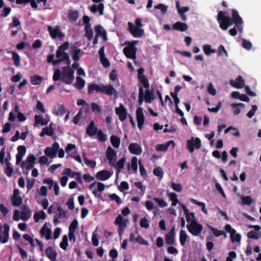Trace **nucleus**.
Here are the masks:
<instances>
[{"instance_id":"32","label":"nucleus","mask_w":261,"mask_h":261,"mask_svg":"<svg viewBox=\"0 0 261 261\" xmlns=\"http://www.w3.org/2000/svg\"><path fill=\"white\" fill-rule=\"evenodd\" d=\"M110 141L112 146L115 148H118L120 146V139L116 135H113L110 137Z\"/></svg>"},{"instance_id":"15","label":"nucleus","mask_w":261,"mask_h":261,"mask_svg":"<svg viewBox=\"0 0 261 261\" xmlns=\"http://www.w3.org/2000/svg\"><path fill=\"white\" fill-rule=\"evenodd\" d=\"M116 113L119 116V120L122 122L127 118V111L122 104H120L119 108L115 109Z\"/></svg>"},{"instance_id":"45","label":"nucleus","mask_w":261,"mask_h":261,"mask_svg":"<svg viewBox=\"0 0 261 261\" xmlns=\"http://www.w3.org/2000/svg\"><path fill=\"white\" fill-rule=\"evenodd\" d=\"M203 51L204 54L207 55L209 56L211 54L215 53L216 52V50L215 49H212V46L211 45H205L203 47Z\"/></svg>"},{"instance_id":"11","label":"nucleus","mask_w":261,"mask_h":261,"mask_svg":"<svg viewBox=\"0 0 261 261\" xmlns=\"http://www.w3.org/2000/svg\"><path fill=\"white\" fill-rule=\"evenodd\" d=\"M9 226L7 224L4 225V230H2V225L0 224V242L6 243L9 238Z\"/></svg>"},{"instance_id":"55","label":"nucleus","mask_w":261,"mask_h":261,"mask_svg":"<svg viewBox=\"0 0 261 261\" xmlns=\"http://www.w3.org/2000/svg\"><path fill=\"white\" fill-rule=\"evenodd\" d=\"M105 185L103 183L100 182H97V190L94 189V190H93L92 193L94 195H96L97 193V191L101 192L105 190Z\"/></svg>"},{"instance_id":"43","label":"nucleus","mask_w":261,"mask_h":261,"mask_svg":"<svg viewBox=\"0 0 261 261\" xmlns=\"http://www.w3.org/2000/svg\"><path fill=\"white\" fill-rule=\"evenodd\" d=\"M42 80V77L38 75H35L31 77V83L34 85H39L41 84Z\"/></svg>"},{"instance_id":"10","label":"nucleus","mask_w":261,"mask_h":261,"mask_svg":"<svg viewBox=\"0 0 261 261\" xmlns=\"http://www.w3.org/2000/svg\"><path fill=\"white\" fill-rule=\"evenodd\" d=\"M145 69L140 67L138 70V79L145 88L148 89L149 87V83L148 79L144 74Z\"/></svg>"},{"instance_id":"7","label":"nucleus","mask_w":261,"mask_h":261,"mask_svg":"<svg viewBox=\"0 0 261 261\" xmlns=\"http://www.w3.org/2000/svg\"><path fill=\"white\" fill-rule=\"evenodd\" d=\"M56 58L57 59L53 61V65L54 66L65 60V43L62 44L57 50Z\"/></svg>"},{"instance_id":"59","label":"nucleus","mask_w":261,"mask_h":261,"mask_svg":"<svg viewBox=\"0 0 261 261\" xmlns=\"http://www.w3.org/2000/svg\"><path fill=\"white\" fill-rule=\"evenodd\" d=\"M224 229L225 231L230 233V237H232L233 234H235L236 232V230L232 228L231 225L229 224H227L224 226Z\"/></svg>"},{"instance_id":"39","label":"nucleus","mask_w":261,"mask_h":261,"mask_svg":"<svg viewBox=\"0 0 261 261\" xmlns=\"http://www.w3.org/2000/svg\"><path fill=\"white\" fill-rule=\"evenodd\" d=\"M208 227L212 231L214 235L216 237H219L222 235H224L225 238L227 237V234L223 230H218L210 225H208Z\"/></svg>"},{"instance_id":"22","label":"nucleus","mask_w":261,"mask_h":261,"mask_svg":"<svg viewBox=\"0 0 261 261\" xmlns=\"http://www.w3.org/2000/svg\"><path fill=\"white\" fill-rule=\"evenodd\" d=\"M69 176L70 177H74L76 176L75 179L78 182L81 184L83 182L81 174L80 173L76 171H72L70 168H66V176ZM67 180L68 178L66 177V182H67Z\"/></svg>"},{"instance_id":"38","label":"nucleus","mask_w":261,"mask_h":261,"mask_svg":"<svg viewBox=\"0 0 261 261\" xmlns=\"http://www.w3.org/2000/svg\"><path fill=\"white\" fill-rule=\"evenodd\" d=\"M40 232L42 236L45 237L46 239L49 240L50 238L51 234V229L46 227L45 225L43 226V227H42L40 231Z\"/></svg>"},{"instance_id":"4","label":"nucleus","mask_w":261,"mask_h":261,"mask_svg":"<svg viewBox=\"0 0 261 261\" xmlns=\"http://www.w3.org/2000/svg\"><path fill=\"white\" fill-rule=\"evenodd\" d=\"M231 18L234 20V24L238 31L240 33H242L243 30V27L242 26V24L243 23V21L241 17L240 16L238 11L237 10L235 9H233L231 10Z\"/></svg>"},{"instance_id":"14","label":"nucleus","mask_w":261,"mask_h":261,"mask_svg":"<svg viewBox=\"0 0 261 261\" xmlns=\"http://www.w3.org/2000/svg\"><path fill=\"white\" fill-rule=\"evenodd\" d=\"M136 118L138 123V127L141 129L145 121L143 109L142 108H138L136 111Z\"/></svg>"},{"instance_id":"60","label":"nucleus","mask_w":261,"mask_h":261,"mask_svg":"<svg viewBox=\"0 0 261 261\" xmlns=\"http://www.w3.org/2000/svg\"><path fill=\"white\" fill-rule=\"evenodd\" d=\"M125 161V158H121L116 164V166L115 167L117 168L118 170H121L123 168L124 166V163Z\"/></svg>"},{"instance_id":"16","label":"nucleus","mask_w":261,"mask_h":261,"mask_svg":"<svg viewBox=\"0 0 261 261\" xmlns=\"http://www.w3.org/2000/svg\"><path fill=\"white\" fill-rule=\"evenodd\" d=\"M128 150L129 152L135 155H140L142 152V149L141 146L138 143H132L128 146Z\"/></svg>"},{"instance_id":"27","label":"nucleus","mask_w":261,"mask_h":261,"mask_svg":"<svg viewBox=\"0 0 261 261\" xmlns=\"http://www.w3.org/2000/svg\"><path fill=\"white\" fill-rule=\"evenodd\" d=\"M79 17V14L77 10H68V18L70 22H76Z\"/></svg>"},{"instance_id":"2","label":"nucleus","mask_w":261,"mask_h":261,"mask_svg":"<svg viewBox=\"0 0 261 261\" xmlns=\"http://www.w3.org/2000/svg\"><path fill=\"white\" fill-rule=\"evenodd\" d=\"M95 91L97 93L105 94L108 96L114 95L115 98L118 96V92L111 84L101 86L96 84H90L88 85V93L90 95Z\"/></svg>"},{"instance_id":"13","label":"nucleus","mask_w":261,"mask_h":261,"mask_svg":"<svg viewBox=\"0 0 261 261\" xmlns=\"http://www.w3.org/2000/svg\"><path fill=\"white\" fill-rule=\"evenodd\" d=\"M47 30L53 39L56 38H63L64 37V34L60 31L58 27L54 28L51 26L49 25L47 27Z\"/></svg>"},{"instance_id":"49","label":"nucleus","mask_w":261,"mask_h":261,"mask_svg":"<svg viewBox=\"0 0 261 261\" xmlns=\"http://www.w3.org/2000/svg\"><path fill=\"white\" fill-rule=\"evenodd\" d=\"M12 204L13 206H18L22 203V198L19 196L12 197L11 198Z\"/></svg>"},{"instance_id":"24","label":"nucleus","mask_w":261,"mask_h":261,"mask_svg":"<svg viewBox=\"0 0 261 261\" xmlns=\"http://www.w3.org/2000/svg\"><path fill=\"white\" fill-rule=\"evenodd\" d=\"M172 29L182 32L186 31L188 29V26L185 23L178 21L173 24Z\"/></svg>"},{"instance_id":"46","label":"nucleus","mask_w":261,"mask_h":261,"mask_svg":"<svg viewBox=\"0 0 261 261\" xmlns=\"http://www.w3.org/2000/svg\"><path fill=\"white\" fill-rule=\"evenodd\" d=\"M97 139L100 142H105L107 140V135L101 129H99L97 133Z\"/></svg>"},{"instance_id":"58","label":"nucleus","mask_w":261,"mask_h":261,"mask_svg":"<svg viewBox=\"0 0 261 261\" xmlns=\"http://www.w3.org/2000/svg\"><path fill=\"white\" fill-rule=\"evenodd\" d=\"M171 188L174 191L177 192H180L182 190V187L180 184L171 182Z\"/></svg>"},{"instance_id":"23","label":"nucleus","mask_w":261,"mask_h":261,"mask_svg":"<svg viewBox=\"0 0 261 261\" xmlns=\"http://www.w3.org/2000/svg\"><path fill=\"white\" fill-rule=\"evenodd\" d=\"M65 73V67H64L62 68V72L60 69H57L55 70L54 75H53V80L54 81H57L61 79L63 82H65V80L64 79V73Z\"/></svg>"},{"instance_id":"61","label":"nucleus","mask_w":261,"mask_h":261,"mask_svg":"<svg viewBox=\"0 0 261 261\" xmlns=\"http://www.w3.org/2000/svg\"><path fill=\"white\" fill-rule=\"evenodd\" d=\"M231 241L233 243L237 242L239 243L240 242L241 240V234L240 233H235V234H233L232 237H230Z\"/></svg>"},{"instance_id":"5","label":"nucleus","mask_w":261,"mask_h":261,"mask_svg":"<svg viewBox=\"0 0 261 261\" xmlns=\"http://www.w3.org/2000/svg\"><path fill=\"white\" fill-rule=\"evenodd\" d=\"M128 223V219H123L121 215H119L116 217L114 223L115 225H118L119 226L118 231L120 236L123 234V231L127 227Z\"/></svg>"},{"instance_id":"12","label":"nucleus","mask_w":261,"mask_h":261,"mask_svg":"<svg viewBox=\"0 0 261 261\" xmlns=\"http://www.w3.org/2000/svg\"><path fill=\"white\" fill-rule=\"evenodd\" d=\"M59 148L58 143L55 142L52 145L51 147H47L44 150V153L48 157L53 159L56 156Z\"/></svg>"},{"instance_id":"28","label":"nucleus","mask_w":261,"mask_h":261,"mask_svg":"<svg viewBox=\"0 0 261 261\" xmlns=\"http://www.w3.org/2000/svg\"><path fill=\"white\" fill-rule=\"evenodd\" d=\"M171 144H172L173 147H174L175 146V143L173 140H170L166 142L165 144L158 145L156 146V150L158 151H165L168 149Z\"/></svg>"},{"instance_id":"35","label":"nucleus","mask_w":261,"mask_h":261,"mask_svg":"<svg viewBox=\"0 0 261 261\" xmlns=\"http://www.w3.org/2000/svg\"><path fill=\"white\" fill-rule=\"evenodd\" d=\"M83 160H84V163L87 166H88L89 167L92 168V169L96 167V161L89 160L87 158L85 153H83Z\"/></svg>"},{"instance_id":"36","label":"nucleus","mask_w":261,"mask_h":261,"mask_svg":"<svg viewBox=\"0 0 261 261\" xmlns=\"http://www.w3.org/2000/svg\"><path fill=\"white\" fill-rule=\"evenodd\" d=\"M190 201L196 205L201 206L202 212L205 215L207 214V211L205 207V204L204 202L199 201L193 198H191L190 199Z\"/></svg>"},{"instance_id":"51","label":"nucleus","mask_w":261,"mask_h":261,"mask_svg":"<svg viewBox=\"0 0 261 261\" xmlns=\"http://www.w3.org/2000/svg\"><path fill=\"white\" fill-rule=\"evenodd\" d=\"M144 99V90L143 87L141 86H140L139 87V97H138V102L140 105H141L143 103V100Z\"/></svg>"},{"instance_id":"47","label":"nucleus","mask_w":261,"mask_h":261,"mask_svg":"<svg viewBox=\"0 0 261 261\" xmlns=\"http://www.w3.org/2000/svg\"><path fill=\"white\" fill-rule=\"evenodd\" d=\"M169 198L172 202V205L175 206L178 203L177 195L176 193L172 192L169 195Z\"/></svg>"},{"instance_id":"54","label":"nucleus","mask_w":261,"mask_h":261,"mask_svg":"<svg viewBox=\"0 0 261 261\" xmlns=\"http://www.w3.org/2000/svg\"><path fill=\"white\" fill-rule=\"evenodd\" d=\"M153 173L156 176L162 178L164 175V172L162 169V168L160 167L155 168L153 170Z\"/></svg>"},{"instance_id":"40","label":"nucleus","mask_w":261,"mask_h":261,"mask_svg":"<svg viewBox=\"0 0 261 261\" xmlns=\"http://www.w3.org/2000/svg\"><path fill=\"white\" fill-rule=\"evenodd\" d=\"M35 124H41V125H45L49 122L48 119H43L41 116L36 115L35 116Z\"/></svg>"},{"instance_id":"26","label":"nucleus","mask_w":261,"mask_h":261,"mask_svg":"<svg viewBox=\"0 0 261 261\" xmlns=\"http://www.w3.org/2000/svg\"><path fill=\"white\" fill-rule=\"evenodd\" d=\"M74 71L70 67H66V84H70L74 79Z\"/></svg>"},{"instance_id":"3","label":"nucleus","mask_w":261,"mask_h":261,"mask_svg":"<svg viewBox=\"0 0 261 261\" xmlns=\"http://www.w3.org/2000/svg\"><path fill=\"white\" fill-rule=\"evenodd\" d=\"M217 21L219 23L220 28L222 30H226L228 28L234 24V20L226 15V12L220 11L217 15Z\"/></svg>"},{"instance_id":"33","label":"nucleus","mask_w":261,"mask_h":261,"mask_svg":"<svg viewBox=\"0 0 261 261\" xmlns=\"http://www.w3.org/2000/svg\"><path fill=\"white\" fill-rule=\"evenodd\" d=\"M47 256L51 260L55 261L56 259L57 253L54 251L51 247H48L46 250Z\"/></svg>"},{"instance_id":"34","label":"nucleus","mask_w":261,"mask_h":261,"mask_svg":"<svg viewBox=\"0 0 261 261\" xmlns=\"http://www.w3.org/2000/svg\"><path fill=\"white\" fill-rule=\"evenodd\" d=\"M76 80V82L74 85L78 90H81L85 85V81L80 76H77Z\"/></svg>"},{"instance_id":"21","label":"nucleus","mask_w":261,"mask_h":261,"mask_svg":"<svg viewBox=\"0 0 261 261\" xmlns=\"http://www.w3.org/2000/svg\"><path fill=\"white\" fill-rule=\"evenodd\" d=\"M123 51L126 57L128 59H135L136 58L137 49L125 47Z\"/></svg>"},{"instance_id":"37","label":"nucleus","mask_w":261,"mask_h":261,"mask_svg":"<svg viewBox=\"0 0 261 261\" xmlns=\"http://www.w3.org/2000/svg\"><path fill=\"white\" fill-rule=\"evenodd\" d=\"M261 237L260 231L251 230L247 233V238L250 239L257 240Z\"/></svg>"},{"instance_id":"44","label":"nucleus","mask_w":261,"mask_h":261,"mask_svg":"<svg viewBox=\"0 0 261 261\" xmlns=\"http://www.w3.org/2000/svg\"><path fill=\"white\" fill-rule=\"evenodd\" d=\"M51 124L50 125L49 127H46L42 129V132L40 134V136L42 137L45 135H48V136H52L53 132L51 128Z\"/></svg>"},{"instance_id":"41","label":"nucleus","mask_w":261,"mask_h":261,"mask_svg":"<svg viewBox=\"0 0 261 261\" xmlns=\"http://www.w3.org/2000/svg\"><path fill=\"white\" fill-rule=\"evenodd\" d=\"M85 36L89 40H91L93 37V32L91 26L87 25V27H85Z\"/></svg>"},{"instance_id":"17","label":"nucleus","mask_w":261,"mask_h":261,"mask_svg":"<svg viewBox=\"0 0 261 261\" xmlns=\"http://www.w3.org/2000/svg\"><path fill=\"white\" fill-rule=\"evenodd\" d=\"M175 228L173 227L170 232H168L165 237V242L167 245H172L175 243Z\"/></svg>"},{"instance_id":"20","label":"nucleus","mask_w":261,"mask_h":261,"mask_svg":"<svg viewBox=\"0 0 261 261\" xmlns=\"http://www.w3.org/2000/svg\"><path fill=\"white\" fill-rule=\"evenodd\" d=\"M98 131L97 127L95 125L94 121L90 122L87 129V134L91 137L95 136Z\"/></svg>"},{"instance_id":"8","label":"nucleus","mask_w":261,"mask_h":261,"mask_svg":"<svg viewBox=\"0 0 261 261\" xmlns=\"http://www.w3.org/2000/svg\"><path fill=\"white\" fill-rule=\"evenodd\" d=\"M106 156L111 166H116L117 154L116 152L111 146L107 148Z\"/></svg>"},{"instance_id":"29","label":"nucleus","mask_w":261,"mask_h":261,"mask_svg":"<svg viewBox=\"0 0 261 261\" xmlns=\"http://www.w3.org/2000/svg\"><path fill=\"white\" fill-rule=\"evenodd\" d=\"M95 31L96 33V36H101L105 40H107V32L102 26H101L100 25H98L96 26L95 28Z\"/></svg>"},{"instance_id":"31","label":"nucleus","mask_w":261,"mask_h":261,"mask_svg":"<svg viewBox=\"0 0 261 261\" xmlns=\"http://www.w3.org/2000/svg\"><path fill=\"white\" fill-rule=\"evenodd\" d=\"M144 97L145 102L148 103H151L154 99L153 92L148 89L144 91Z\"/></svg>"},{"instance_id":"53","label":"nucleus","mask_w":261,"mask_h":261,"mask_svg":"<svg viewBox=\"0 0 261 261\" xmlns=\"http://www.w3.org/2000/svg\"><path fill=\"white\" fill-rule=\"evenodd\" d=\"M140 225L142 228H144L146 229L148 228L149 227V224L148 219L145 217L141 218L140 222Z\"/></svg>"},{"instance_id":"48","label":"nucleus","mask_w":261,"mask_h":261,"mask_svg":"<svg viewBox=\"0 0 261 261\" xmlns=\"http://www.w3.org/2000/svg\"><path fill=\"white\" fill-rule=\"evenodd\" d=\"M81 50L80 49H74L71 53V56L72 59L75 61H77L80 59V53Z\"/></svg>"},{"instance_id":"64","label":"nucleus","mask_w":261,"mask_h":261,"mask_svg":"<svg viewBox=\"0 0 261 261\" xmlns=\"http://www.w3.org/2000/svg\"><path fill=\"white\" fill-rule=\"evenodd\" d=\"M242 46L247 50H250L252 46V43L250 41L243 39L242 40Z\"/></svg>"},{"instance_id":"57","label":"nucleus","mask_w":261,"mask_h":261,"mask_svg":"<svg viewBox=\"0 0 261 261\" xmlns=\"http://www.w3.org/2000/svg\"><path fill=\"white\" fill-rule=\"evenodd\" d=\"M154 200L158 203L160 207H164L167 205V203L163 199L154 197Z\"/></svg>"},{"instance_id":"9","label":"nucleus","mask_w":261,"mask_h":261,"mask_svg":"<svg viewBox=\"0 0 261 261\" xmlns=\"http://www.w3.org/2000/svg\"><path fill=\"white\" fill-rule=\"evenodd\" d=\"M128 26L130 33L135 38H141L144 34V30L142 29L136 27L132 22H128Z\"/></svg>"},{"instance_id":"18","label":"nucleus","mask_w":261,"mask_h":261,"mask_svg":"<svg viewBox=\"0 0 261 261\" xmlns=\"http://www.w3.org/2000/svg\"><path fill=\"white\" fill-rule=\"evenodd\" d=\"M229 83L232 87L237 89H241L244 86V80L241 75H238L235 81L231 80Z\"/></svg>"},{"instance_id":"42","label":"nucleus","mask_w":261,"mask_h":261,"mask_svg":"<svg viewBox=\"0 0 261 261\" xmlns=\"http://www.w3.org/2000/svg\"><path fill=\"white\" fill-rule=\"evenodd\" d=\"M188 236L186 231L184 230H181L179 233V242L181 246H184L187 240Z\"/></svg>"},{"instance_id":"56","label":"nucleus","mask_w":261,"mask_h":261,"mask_svg":"<svg viewBox=\"0 0 261 261\" xmlns=\"http://www.w3.org/2000/svg\"><path fill=\"white\" fill-rule=\"evenodd\" d=\"M224 54L226 57H228V53L224 46L223 45H220L218 48V55L219 56H223Z\"/></svg>"},{"instance_id":"62","label":"nucleus","mask_w":261,"mask_h":261,"mask_svg":"<svg viewBox=\"0 0 261 261\" xmlns=\"http://www.w3.org/2000/svg\"><path fill=\"white\" fill-rule=\"evenodd\" d=\"M109 197L112 200L115 201L118 204H120L122 202L120 198L115 193L110 194Z\"/></svg>"},{"instance_id":"1","label":"nucleus","mask_w":261,"mask_h":261,"mask_svg":"<svg viewBox=\"0 0 261 261\" xmlns=\"http://www.w3.org/2000/svg\"><path fill=\"white\" fill-rule=\"evenodd\" d=\"M181 207L185 214L187 222H190V224L187 225L189 232L194 236H199L203 229L202 225L198 222L194 213H190L189 210L185 204H182Z\"/></svg>"},{"instance_id":"63","label":"nucleus","mask_w":261,"mask_h":261,"mask_svg":"<svg viewBox=\"0 0 261 261\" xmlns=\"http://www.w3.org/2000/svg\"><path fill=\"white\" fill-rule=\"evenodd\" d=\"M257 110V107L256 105H252L251 109L247 113V116L248 118H252L255 114L256 111Z\"/></svg>"},{"instance_id":"6","label":"nucleus","mask_w":261,"mask_h":261,"mask_svg":"<svg viewBox=\"0 0 261 261\" xmlns=\"http://www.w3.org/2000/svg\"><path fill=\"white\" fill-rule=\"evenodd\" d=\"M201 142L199 138H196L194 140V138H192L191 140H188L187 143V148L190 153L193 152L194 147L196 149H198L201 147Z\"/></svg>"},{"instance_id":"30","label":"nucleus","mask_w":261,"mask_h":261,"mask_svg":"<svg viewBox=\"0 0 261 261\" xmlns=\"http://www.w3.org/2000/svg\"><path fill=\"white\" fill-rule=\"evenodd\" d=\"M104 5L100 3L98 6L95 4L93 5L90 8V11L93 13L98 12L100 15L103 14Z\"/></svg>"},{"instance_id":"19","label":"nucleus","mask_w":261,"mask_h":261,"mask_svg":"<svg viewBox=\"0 0 261 261\" xmlns=\"http://www.w3.org/2000/svg\"><path fill=\"white\" fill-rule=\"evenodd\" d=\"M112 175V173L108 170H101L98 171L96 174V177L98 180H106L108 179Z\"/></svg>"},{"instance_id":"50","label":"nucleus","mask_w":261,"mask_h":261,"mask_svg":"<svg viewBox=\"0 0 261 261\" xmlns=\"http://www.w3.org/2000/svg\"><path fill=\"white\" fill-rule=\"evenodd\" d=\"M12 59L14 61V65L16 66H19L20 64L19 56L15 51H12Z\"/></svg>"},{"instance_id":"25","label":"nucleus","mask_w":261,"mask_h":261,"mask_svg":"<svg viewBox=\"0 0 261 261\" xmlns=\"http://www.w3.org/2000/svg\"><path fill=\"white\" fill-rule=\"evenodd\" d=\"M31 215L29 208L25 205L22 206L20 218L23 221H27Z\"/></svg>"},{"instance_id":"52","label":"nucleus","mask_w":261,"mask_h":261,"mask_svg":"<svg viewBox=\"0 0 261 261\" xmlns=\"http://www.w3.org/2000/svg\"><path fill=\"white\" fill-rule=\"evenodd\" d=\"M34 219L38 222L39 219H44L45 218V214L44 211H40L35 214L34 216Z\"/></svg>"}]
</instances>
